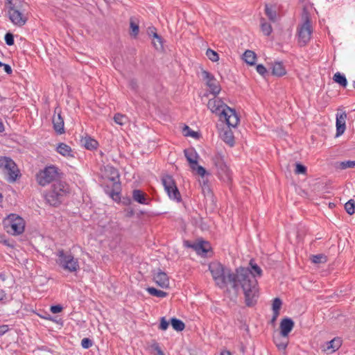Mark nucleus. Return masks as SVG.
<instances>
[{"label": "nucleus", "mask_w": 355, "mask_h": 355, "mask_svg": "<svg viewBox=\"0 0 355 355\" xmlns=\"http://www.w3.org/2000/svg\"><path fill=\"white\" fill-rule=\"evenodd\" d=\"M286 71L282 62H275L272 66V73L276 76H282L285 75Z\"/></svg>", "instance_id": "23"}, {"label": "nucleus", "mask_w": 355, "mask_h": 355, "mask_svg": "<svg viewBox=\"0 0 355 355\" xmlns=\"http://www.w3.org/2000/svg\"><path fill=\"white\" fill-rule=\"evenodd\" d=\"M156 349L157 351L158 355H164L163 352L162 351V349L159 347H157Z\"/></svg>", "instance_id": "57"}, {"label": "nucleus", "mask_w": 355, "mask_h": 355, "mask_svg": "<svg viewBox=\"0 0 355 355\" xmlns=\"http://www.w3.org/2000/svg\"><path fill=\"white\" fill-rule=\"evenodd\" d=\"M3 69H4L5 72L7 74H11L12 73V70L11 67L9 64L3 63Z\"/></svg>", "instance_id": "54"}, {"label": "nucleus", "mask_w": 355, "mask_h": 355, "mask_svg": "<svg viewBox=\"0 0 355 355\" xmlns=\"http://www.w3.org/2000/svg\"><path fill=\"white\" fill-rule=\"evenodd\" d=\"M2 198H3V196H2L1 193H0V202H1Z\"/></svg>", "instance_id": "59"}, {"label": "nucleus", "mask_w": 355, "mask_h": 355, "mask_svg": "<svg viewBox=\"0 0 355 355\" xmlns=\"http://www.w3.org/2000/svg\"><path fill=\"white\" fill-rule=\"evenodd\" d=\"M0 168L6 175L8 182H15L21 176L20 171L15 162L8 157H0Z\"/></svg>", "instance_id": "7"}, {"label": "nucleus", "mask_w": 355, "mask_h": 355, "mask_svg": "<svg viewBox=\"0 0 355 355\" xmlns=\"http://www.w3.org/2000/svg\"><path fill=\"white\" fill-rule=\"evenodd\" d=\"M243 59L247 64L254 65L256 62L257 55L252 51L247 50L243 53Z\"/></svg>", "instance_id": "28"}, {"label": "nucleus", "mask_w": 355, "mask_h": 355, "mask_svg": "<svg viewBox=\"0 0 355 355\" xmlns=\"http://www.w3.org/2000/svg\"><path fill=\"white\" fill-rule=\"evenodd\" d=\"M7 300V294L3 289L0 288V302H3Z\"/></svg>", "instance_id": "53"}, {"label": "nucleus", "mask_w": 355, "mask_h": 355, "mask_svg": "<svg viewBox=\"0 0 355 355\" xmlns=\"http://www.w3.org/2000/svg\"><path fill=\"white\" fill-rule=\"evenodd\" d=\"M153 44H154L155 47L157 49H162V46L161 47H159V42H158V40H156V41H155V40H154V41L153 42Z\"/></svg>", "instance_id": "56"}, {"label": "nucleus", "mask_w": 355, "mask_h": 355, "mask_svg": "<svg viewBox=\"0 0 355 355\" xmlns=\"http://www.w3.org/2000/svg\"><path fill=\"white\" fill-rule=\"evenodd\" d=\"M183 134L186 137H191L193 138H198V132L191 130L188 125H184L183 128Z\"/></svg>", "instance_id": "39"}, {"label": "nucleus", "mask_w": 355, "mask_h": 355, "mask_svg": "<svg viewBox=\"0 0 355 355\" xmlns=\"http://www.w3.org/2000/svg\"><path fill=\"white\" fill-rule=\"evenodd\" d=\"M226 353L228 354V355H231V353L229 352V351H227Z\"/></svg>", "instance_id": "61"}, {"label": "nucleus", "mask_w": 355, "mask_h": 355, "mask_svg": "<svg viewBox=\"0 0 355 355\" xmlns=\"http://www.w3.org/2000/svg\"><path fill=\"white\" fill-rule=\"evenodd\" d=\"M306 172V167L300 163H296L295 164V174H305Z\"/></svg>", "instance_id": "44"}, {"label": "nucleus", "mask_w": 355, "mask_h": 355, "mask_svg": "<svg viewBox=\"0 0 355 355\" xmlns=\"http://www.w3.org/2000/svg\"><path fill=\"white\" fill-rule=\"evenodd\" d=\"M60 170L55 165L45 166L35 175V180L41 187H46L58 180L60 177Z\"/></svg>", "instance_id": "4"}, {"label": "nucleus", "mask_w": 355, "mask_h": 355, "mask_svg": "<svg viewBox=\"0 0 355 355\" xmlns=\"http://www.w3.org/2000/svg\"><path fill=\"white\" fill-rule=\"evenodd\" d=\"M3 63L0 61V67H3Z\"/></svg>", "instance_id": "60"}, {"label": "nucleus", "mask_w": 355, "mask_h": 355, "mask_svg": "<svg viewBox=\"0 0 355 355\" xmlns=\"http://www.w3.org/2000/svg\"><path fill=\"white\" fill-rule=\"evenodd\" d=\"M261 30L266 36L270 35L272 31L270 24L266 22L264 18L261 19Z\"/></svg>", "instance_id": "34"}, {"label": "nucleus", "mask_w": 355, "mask_h": 355, "mask_svg": "<svg viewBox=\"0 0 355 355\" xmlns=\"http://www.w3.org/2000/svg\"><path fill=\"white\" fill-rule=\"evenodd\" d=\"M353 87L355 89V81H354V83H353Z\"/></svg>", "instance_id": "62"}, {"label": "nucleus", "mask_w": 355, "mask_h": 355, "mask_svg": "<svg viewBox=\"0 0 355 355\" xmlns=\"http://www.w3.org/2000/svg\"><path fill=\"white\" fill-rule=\"evenodd\" d=\"M184 153L187 161L189 162L191 166L197 165L198 154L193 148L185 149Z\"/></svg>", "instance_id": "24"}, {"label": "nucleus", "mask_w": 355, "mask_h": 355, "mask_svg": "<svg viewBox=\"0 0 355 355\" xmlns=\"http://www.w3.org/2000/svg\"><path fill=\"white\" fill-rule=\"evenodd\" d=\"M295 326L293 320L290 318L282 319L279 324L280 334L283 336H288L289 333L293 330Z\"/></svg>", "instance_id": "17"}, {"label": "nucleus", "mask_w": 355, "mask_h": 355, "mask_svg": "<svg viewBox=\"0 0 355 355\" xmlns=\"http://www.w3.org/2000/svg\"><path fill=\"white\" fill-rule=\"evenodd\" d=\"M335 167L336 168L340 169V170H344V169L349 168H352L355 167V161L347 160V161L336 162L335 164Z\"/></svg>", "instance_id": "30"}, {"label": "nucleus", "mask_w": 355, "mask_h": 355, "mask_svg": "<svg viewBox=\"0 0 355 355\" xmlns=\"http://www.w3.org/2000/svg\"><path fill=\"white\" fill-rule=\"evenodd\" d=\"M279 313H275V312H273V315H272V318L271 319V322L272 323L275 322V320H277V318L279 316Z\"/></svg>", "instance_id": "55"}, {"label": "nucleus", "mask_w": 355, "mask_h": 355, "mask_svg": "<svg viewBox=\"0 0 355 355\" xmlns=\"http://www.w3.org/2000/svg\"><path fill=\"white\" fill-rule=\"evenodd\" d=\"M56 150L64 157H73L71 147L64 143H60L57 146Z\"/></svg>", "instance_id": "26"}, {"label": "nucleus", "mask_w": 355, "mask_h": 355, "mask_svg": "<svg viewBox=\"0 0 355 355\" xmlns=\"http://www.w3.org/2000/svg\"><path fill=\"white\" fill-rule=\"evenodd\" d=\"M220 137L230 147H232L234 145V137L230 128L227 127L223 129L220 132Z\"/></svg>", "instance_id": "18"}, {"label": "nucleus", "mask_w": 355, "mask_h": 355, "mask_svg": "<svg viewBox=\"0 0 355 355\" xmlns=\"http://www.w3.org/2000/svg\"><path fill=\"white\" fill-rule=\"evenodd\" d=\"M153 280L162 288H166L169 286V278L167 274L160 269L153 271Z\"/></svg>", "instance_id": "15"}, {"label": "nucleus", "mask_w": 355, "mask_h": 355, "mask_svg": "<svg viewBox=\"0 0 355 355\" xmlns=\"http://www.w3.org/2000/svg\"><path fill=\"white\" fill-rule=\"evenodd\" d=\"M128 85L129 87L134 91H136L138 88L137 82L134 79H132L129 81Z\"/></svg>", "instance_id": "51"}, {"label": "nucleus", "mask_w": 355, "mask_h": 355, "mask_svg": "<svg viewBox=\"0 0 355 355\" xmlns=\"http://www.w3.org/2000/svg\"><path fill=\"white\" fill-rule=\"evenodd\" d=\"M345 209L349 215H353L355 212V201L352 199L348 200L345 205Z\"/></svg>", "instance_id": "37"}, {"label": "nucleus", "mask_w": 355, "mask_h": 355, "mask_svg": "<svg viewBox=\"0 0 355 355\" xmlns=\"http://www.w3.org/2000/svg\"><path fill=\"white\" fill-rule=\"evenodd\" d=\"M130 27L131 29L130 35L137 37L139 32V28L138 24L132 19H130Z\"/></svg>", "instance_id": "36"}, {"label": "nucleus", "mask_w": 355, "mask_h": 355, "mask_svg": "<svg viewBox=\"0 0 355 355\" xmlns=\"http://www.w3.org/2000/svg\"><path fill=\"white\" fill-rule=\"evenodd\" d=\"M303 23L297 28L298 43L300 46H304L310 41L312 28L309 13L304 9L302 14Z\"/></svg>", "instance_id": "6"}, {"label": "nucleus", "mask_w": 355, "mask_h": 355, "mask_svg": "<svg viewBox=\"0 0 355 355\" xmlns=\"http://www.w3.org/2000/svg\"><path fill=\"white\" fill-rule=\"evenodd\" d=\"M201 75L202 80L206 82L207 86L209 88L210 92L214 96L218 94L221 88L218 81L215 78V77L206 70H202L201 71Z\"/></svg>", "instance_id": "13"}, {"label": "nucleus", "mask_w": 355, "mask_h": 355, "mask_svg": "<svg viewBox=\"0 0 355 355\" xmlns=\"http://www.w3.org/2000/svg\"><path fill=\"white\" fill-rule=\"evenodd\" d=\"M192 248L201 255H205L211 250L210 244L204 241L193 244Z\"/></svg>", "instance_id": "20"}, {"label": "nucleus", "mask_w": 355, "mask_h": 355, "mask_svg": "<svg viewBox=\"0 0 355 355\" xmlns=\"http://www.w3.org/2000/svg\"><path fill=\"white\" fill-rule=\"evenodd\" d=\"M220 120L225 121L227 127L235 128L237 126L239 122V117L235 110L228 107L224 109L222 112H220Z\"/></svg>", "instance_id": "12"}, {"label": "nucleus", "mask_w": 355, "mask_h": 355, "mask_svg": "<svg viewBox=\"0 0 355 355\" xmlns=\"http://www.w3.org/2000/svg\"><path fill=\"white\" fill-rule=\"evenodd\" d=\"M93 345L92 340L89 338H84L81 340V346L84 349H89Z\"/></svg>", "instance_id": "46"}, {"label": "nucleus", "mask_w": 355, "mask_h": 355, "mask_svg": "<svg viewBox=\"0 0 355 355\" xmlns=\"http://www.w3.org/2000/svg\"><path fill=\"white\" fill-rule=\"evenodd\" d=\"M274 343L278 349L285 350L288 344V336H283L279 334V336L274 337Z\"/></svg>", "instance_id": "22"}, {"label": "nucleus", "mask_w": 355, "mask_h": 355, "mask_svg": "<svg viewBox=\"0 0 355 355\" xmlns=\"http://www.w3.org/2000/svg\"><path fill=\"white\" fill-rule=\"evenodd\" d=\"M147 291L153 296H156L157 297H165L168 295L166 292H164L161 290H158L154 287H148L147 288Z\"/></svg>", "instance_id": "35"}, {"label": "nucleus", "mask_w": 355, "mask_h": 355, "mask_svg": "<svg viewBox=\"0 0 355 355\" xmlns=\"http://www.w3.org/2000/svg\"><path fill=\"white\" fill-rule=\"evenodd\" d=\"M4 40L7 45L12 46L14 44V35L8 32L4 36Z\"/></svg>", "instance_id": "45"}, {"label": "nucleus", "mask_w": 355, "mask_h": 355, "mask_svg": "<svg viewBox=\"0 0 355 355\" xmlns=\"http://www.w3.org/2000/svg\"><path fill=\"white\" fill-rule=\"evenodd\" d=\"M0 279L2 280V281H5L6 280V277H5V275L1 273L0 274Z\"/></svg>", "instance_id": "58"}, {"label": "nucleus", "mask_w": 355, "mask_h": 355, "mask_svg": "<svg viewBox=\"0 0 355 355\" xmlns=\"http://www.w3.org/2000/svg\"><path fill=\"white\" fill-rule=\"evenodd\" d=\"M10 328L7 324L0 326V335L2 336L9 331Z\"/></svg>", "instance_id": "52"}, {"label": "nucleus", "mask_w": 355, "mask_h": 355, "mask_svg": "<svg viewBox=\"0 0 355 355\" xmlns=\"http://www.w3.org/2000/svg\"><path fill=\"white\" fill-rule=\"evenodd\" d=\"M81 144L87 150L96 149L98 145V141L90 137L82 138Z\"/></svg>", "instance_id": "25"}, {"label": "nucleus", "mask_w": 355, "mask_h": 355, "mask_svg": "<svg viewBox=\"0 0 355 355\" xmlns=\"http://www.w3.org/2000/svg\"><path fill=\"white\" fill-rule=\"evenodd\" d=\"M57 256V263L64 270L75 272L80 269L78 259L75 258L71 252H66L61 249L58 250Z\"/></svg>", "instance_id": "5"}, {"label": "nucleus", "mask_w": 355, "mask_h": 355, "mask_svg": "<svg viewBox=\"0 0 355 355\" xmlns=\"http://www.w3.org/2000/svg\"><path fill=\"white\" fill-rule=\"evenodd\" d=\"M333 80L343 87H346L347 85V80L346 77L345 75L340 73V72H336L334 75Z\"/></svg>", "instance_id": "31"}, {"label": "nucleus", "mask_w": 355, "mask_h": 355, "mask_svg": "<svg viewBox=\"0 0 355 355\" xmlns=\"http://www.w3.org/2000/svg\"><path fill=\"white\" fill-rule=\"evenodd\" d=\"M206 55L212 62H217L219 60L218 54L214 50L208 49L206 52Z\"/></svg>", "instance_id": "41"}, {"label": "nucleus", "mask_w": 355, "mask_h": 355, "mask_svg": "<svg viewBox=\"0 0 355 355\" xmlns=\"http://www.w3.org/2000/svg\"><path fill=\"white\" fill-rule=\"evenodd\" d=\"M282 304V300L279 297H276L272 302V312L279 313Z\"/></svg>", "instance_id": "42"}, {"label": "nucleus", "mask_w": 355, "mask_h": 355, "mask_svg": "<svg viewBox=\"0 0 355 355\" xmlns=\"http://www.w3.org/2000/svg\"><path fill=\"white\" fill-rule=\"evenodd\" d=\"M225 154L222 152H216L212 157V162L214 165L218 178L223 182L231 180V172L225 161Z\"/></svg>", "instance_id": "8"}, {"label": "nucleus", "mask_w": 355, "mask_h": 355, "mask_svg": "<svg viewBox=\"0 0 355 355\" xmlns=\"http://www.w3.org/2000/svg\"><path fill=\"white\" fill-rule=\"evenodd\" d=\"M311 260L314 263H324L327 261V257H326V256H324L322 254H319L313 255Z\"/></svg>", "instance_id": "43"}, {"label": "nucleus", "mask_w": 355, "mask_h": 355, "mask_svg": "<svg viewBox=\"0 0 355 355\" xmlns=\"http://www.w3.org/2000/svg\"><path fill=\"white\" fill-rule=\"evenodd\" d=\"M247 268L250 271L252 275L257 282V280L256 279V277H261L262 275L261 268L256 263H254L253 260H250L249 263V267Z\"/></svg>", "instance_id": "27"}, {"label": "nucleus", "mask_w": 355, "mask_h": 355, "mask_svg": "<svg viewBox=\"0 0 355 355\" xmlns=\"http://www.w3.org/2000/svg\"><path fill=\"white\" fill-rule=\"evenodd\" d=\"M8 13L10 20L17 26H23L27 21L24 14L23 2L21 0H7Z\"/></svg>", "instance_id": "3"}, {"label": "nucleus", "mask_w": 355, "mask_h": 355, "mask_svg": "<svg viewBox=\"0 0 355 355\" xmlns=\"http://www.w3.org/2000/svg\"><path fill=\"white\" fill-rule=\"evenodd\" d=\"M171 324L173 328L177 331H182L185 328L184 323L182 320L175 318H173L171 320Z\"/></svg>", "instance_id": "33"}, {"label": "nucleus", "mask_w": 355, "mask_h": 355, "mask_svg": "<svg viewBox=\"0 0 355 355\" xmlns=\"http://www.w3.org/2000/svg\"><path fill=\"white\" fill-rule=\"evenodd\" d=\"M3 226L8 234L19 235L23 233L25 227L24 219L12 214L3 220Z\"/></svg>", "instance_id": "9"}, {"label": "nucleus", "mask_w": 355, "mask_h": 355, "mask_svg": "<svg viewBox=\"0 0 355 355\" xmlns=\"http://www.w3.org/2000/svg\"><path fill=\"white\" fill-rule=\"evenodd\" d=\"M132 199L141 205H148L149 203L147 194L139 189H134L132 191Z\"/></svg>", "instance_id": "19"}, {"label": "nucleus", "mask_w": 355, "mask_h": 355, "mask_svg": "<svg viewBox=\"0 0 355 355\" xmlns=\"http://www.w3.org/2000/svg\"><path fill=\"white\" fill-rule=\"evenodd\" d=\"M342 345V340L340 338H334L331 340L327 343V349H332V351H336L339 349V347Z\"/></svg>", "instance_id": "32"}, {"label": "nucleus", "mask_w": 355, "mask_h": 355, "mask_svg": "<svg viewBox=\"0 0 355 355\" xmlns=\"http://www.w3.org/2000/svg\"><path fill=\"white\" fill-rule=\"evenodd\" d=\"M69 193V187L64 182L57 181L53 184L51 189L46 193V202L52 206H58L64 200Z\"/></svg>", "instance_id": "2"}, {"label": "nucleus", "mask_w": 355, "mask_h": 355, "mask_svg": "<svg viewBox=\"0 0 355 355\" xmlns=\"http://www.w3.org/2000/svg\"><path fill=\"white\" fill-rule=\"evenodd\" d=\"M191 168L193 169V170H196L198 173V174H199L201 176H204L206 173V170L204 167L201 166H199V165H191Z\"/></svg>", "instance_id": "47"}, {"label": "nucleus", "mask_w": 355, "mask_h": 355, "mask_svg": "<svg viewBox=\"0 0 355 355\" xmlns=\"http://www.w3.org/2000/svg\"><path fill=\"white\" fill-rule=\"evenodd\" d=\"M207 107L211 112L218 115L219 118H220V112L229 106L225 104L220 98L214 96L213 98L209 100Z\"/></svg>", "instance_id": "14"}, {"label": "nucleus", "mask_w": 355, "mask_h": 355, "mask_svg": "<svg viewBox=\"0 0 355 355\" xmlns=\"http://www.w3.org/2000/svg\"><path fill=\"white\" fill-rule=\"evenodd\" d=\"M114 121L116 123L123 125L128 121V117L125 115L117 113L114 116Z\"/></svg>", "instance_id": "38"}, {"label": "nucleus", "mask_w": 355, "mask_h": 355, "mask_svg": "<svg viewBox=\"0 0 355 355\" xmlns=\"http://www.w3.org/2000/svg\"><path fill=\"white\" fill-rule=\"evenodd\" d=\"M62 309H63V307L60 304L53 305L50 308V310L53 313H58L61 312L62 311Z\"/></svg>", "instance_id": "49"}, {"label": "nucleus", "mask_w": 355, "mask_h": 355, "mask_svg": "<svg viewBox=\"0 0 355 355\" xmlns=\"http://www.w3.org/2000/svg\"><path fill=\"white\" fill-rule=\"evenodd\" d=\"M265 14L272 22H275L277 18V13L275 9H274L272 6L268 4H266L265 6Z\"/></svg>", "instance_id": "29"}, {"label": "nucleus", "mask_w": 355, "mask_h": 355, "mask_svg": "<svg viewBox=\"0 0 355 355\" xmlns=\"http://www.w3.org/2000/svg\"><path fill=\"white\" fill-rule=\"evenodd\" d=\"M347 114L345 112L336 114V137L342 135L346 129Z\"/></svg>", "instance_id": "16"}, {"label": "nucleus", "mask_w": 355, "mask_h": 355, "mask_svg": "<svg viewBox=\"0 0 355 355\" xmlns=\"http://www.w3.org/2000/svg\"><path fill=\"white\" fill-rule=\"evenodd\" d=\"M105 173L107 178L112 182L113 189L110 193V197L116 200L119 199V189L121 187V183L119 181L120 175L119 171L111 165H107L105 166Z\"/></svg>", "instance_id": "10"}, {"label": "nucleus", "mask_w": 355, "mask_h": 355, "mask_svg": "<svg viewBox=\"0 0 355 355\" xmlns=\"http://www.w3.org/2000/svg\"><path fill=\"white\" fill-rule=\"evenodd\" d=\"M257 71L261 76L267 73L266 68L263 64H258L257 66Z\"/></svg>", "instance_id": "50"}, {"label": "nucleus", "mask_w": 355, "mask_h": 355, "mask_svg": "<svg viewBox=\"0 0 355 355\" xmlns=\"http://www.w3.org/2000/svg\"><path fill=\"white\" fill-rule=\"evenodd\" d=\"M53 124L55 131L58 134H62L64 132V120L61 116V114L59 112L57 116H53Z\"/></svg>", "instance_id": "21"}, {"label": "nucleus", "mask_w": 355, "mask_h": 355, "mask_svg": "<svg viewBox=\"0 0 355 355\" xmlns=\"http://www.w3.org/2000/svg\"><path fill=\"white\" fill-rule=\"evenodd\" d=\"M220 355H224V354H223V353L222 352V353L220 354Z\"/></svg>", "instance_id": "63"}, {"label": "nucleus", "mask_w": 355, "mask_h": 355, "mask_svg": "<svg viewBox=\"0 0 355 355\" xmlns=\"http://www.w3.org/2000/svg\"><path fill=\"white\" fill-rule=\"evenodd\" d=\"M168 325L169 322L166 320L165 317H162L160 318V324L159 326V329L162 331H165L168 329Z\"/></svg>", "instance_id": "48"}, {"label": "nucleus", "mask_w": 355, "mask_h": 355, "mask_svg": "<svg viewBox=\"0 0 355 355\" xmlns=\"http://www.w3.org/2000/svg\"><path fill=\"white\" fill-rule=\"evenodd\" d=\"M209 270L217 286L224 288L229 283L234 290L241 287L245 295L246 306H252L257 303L259 297L258 282L248 268L240 267L236 270V273H233L220 263L212 262L209 265Z\"/></svg>", "instance_id": "1"}, {"label": "nucleus", "mask_w": 355, "mask_h": 355, "mask_svg": "<svg viewBox=\"0 0 355 355\" xmlns=\"http://www.w3.org/2000/svg\"><path fill=\"white\" fill-rule=\"evenodd\" d=\"M162 182L171 200H175L178 202L182 200L180 193L171 175L168 174L163 175L162 177Z\"/></svg>", "instance_id": "11"}, {"label": "nucleus", "mask_w": 355, "mask_h": 355, "mask_svg": "<svg viewBox=\"0 0 355 355\" xmlns=\"http://www.w3.org/2000/svg\"><path fill=\"white\" fill-rule=\"evenodd\" d=\"M148 34L149 35H153L154 39L158 40L159 46V47L162 46V37L159 35H158V34L156 32V28L155 27H149L148 28Z\"/></svg>", "instance_id": "40"}]
</instances>
